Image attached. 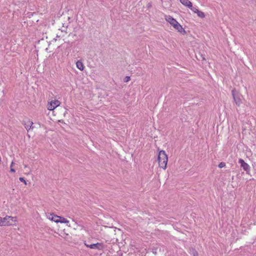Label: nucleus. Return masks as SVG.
Instances as JSON below:
<instances>
[{
	"label": "nucleus",
	"instance_id": "nucleus-6",
	"mask_svg": "<svg viewBox=\"0 0 256 256\" xmlns=\"http://www.w3.org/2000/svg\"><path fill=\"white\" fill-rule=\"evenodd\" d=\"M60 104V101L58 100H55L54 101H52L50 104L48 105V110H52L54 108H56L57 106H58Z\"/></svg>",
	"mask_w": 256,
	"mask_h": 256
},
{
	"label": "nucleus",
	"instance_id": "nucleus-16",
	"mask_svg": "<svg viewBox=\"0 0 256 256\" xmlns=\"http://www.w3.org/2000/svg\"><path fill=\"white\" fill-rule=\"evenodd\" d=\"M190 8V10L194 12V13H196V12L198 10V9H197L195 7H193L192 6Z\"/></svg>",
	"mask_w": 256,
	"mask_h": 256
},
{
	"label": "nucleus",
	"instance_id": "nucleus-18",
	"mask_svg": "<svg viewBox=\"0 0 256 256\" xmlns=\"http://www.w3.org/2000/svg\"><path fill=\"white\" fill-rule=\"evenodd\" d=\"M130 80V76H126L124 79V82H128Z\"/></svg>",
	"mask_w": 256,
	"mask_h": 256
},
{
	"label": "nucleus",
	"instance_id": "nucleus-15",
	"mask_svg": "<svg viewBox=\"0 0 256 256\" xmlns=\"http://www.w3.org/2000/svg\"><path fill=\"white\" fill-rule=\"evenodd\" d=\"M84 245H85L86 247L89 248H91V249H93V245H94V244H88L86 242V241H85V242H84Z\"/></svg>",
	"mask_w": 256,
	"mask_h": 256
},
{
	"label": "nucleus",
	"instance_id": "nucleus-7",
	"mask_svg": "<svg viewBox=\"0 0 256 256\" xmlns=\"http://www.w3.org/2000/svg\"><path fill=\"white\" fill-rule=\"evenodd\" d=\"M10 217L6 216L4 218L0 217V226H8L11 224L8 220Z\"/></svg>",
	"mask_w": 256,
	"mask_h": 256
},
{
	"label": "nucleus",
	"instance_id": "nucleus-21",
	"mask_svg": "<svg viewBox=\"0 0 256 256\" xmlns=\"http://www.w3.org/2000/svg\"><path fill=\"white\" fill-rule=\"evenodd\" d=\"M10 172H16L15 170L12 168H10Z\"/></svg>",
	"mask_w": 256,
	"mask_h": 256
},
{
	"label": "nucleus",
	"instance_id": "nucleus-2",
	"mask_svg": "<svg viewBox=\"0 0 256 256\" xmlns=\"http://www.w3.org/2000/svg\"><path fill=\"white\" fill-rule=\"evenodd\" d=\"M168 22H170L174 28L176 29L178 32L183 34H186V31L182 26L172 17L168 16L166 18Z\"/></svg>",
	"mask_w": 256,
	"mask_h": 256
},
{
	"label": "nucleus",
	"instance_id": "nucleus-19",
	"mask_svg": "<svg viewBox=\"0 0 256 256\" xmlns=\"http://www.w3.org/2000/svg\"><path fill=\"white\" fill-rule=\"evenodd\" d=\"M19 180H20V182H24V184L26 185V184H26V180H24V178H22V177H20V178H19Z\"/></svg>",
	"mask_w": 256,
	"mask_h": 256
},
{
	"label": "nucleus",
	"instance_id": "nucleus-17",
	"mask_svg": "<svg viewBox=\"0 0 256 256\" xmlns=\"http://www.w3.org/2000/svg\"><path fill=\"white\" fill-rule=\"evenodd\" d=\"M226 166V164L224 162H221L219 164L218 166L220 168H222Z\"/></svg>",
	"mask_w": 256,
	"mask_h": 256
},
{
	"label": "nucleus",
	"instance_id": "nucleus-11",
	"mask_svg": "<svg viewBox=\"0 0 256 256\" xmlns=\"http://www.w3.org/2000/svg\"><path fill=\"white\" fill-rule=\"evenodd\" d=\"M76 67L80 70H82L84 68V66L80 61H78L76 63Z\"/></svg>",
	"mask_w": 256,
	"mask_h": 256
},
{
	"label": "nucleus",
	"instance_id": "nucleus-8",
	"mask_svg": "<svg viewBox=\"0 0 256 256\" xmlns=\"http://www.w3.org/2000/svg\"><path fill=\"white\" fill-rule=\"evenodd\" d=\"M60 216H58L57 215H55L53 214H50L48 218L52 221H54V222L58 223L60 222Z\"/></svg>",
	"mask_w": 256,
	"mask_h": 256
},
{
	"label": "nucleus",
	"instance_id": "nucleus-5",
	"mask_svg": "<svg viewBox=\"0 0 256 256\" xmlns=\"http://www.w3.org/2000/svg\"><path fill=\"white\" fill-rule=\"evenodd\" d=\"M238 163L240 164V166L246 172H248L250 170V166L246 163L242 159L238 160Z\"/></svg>",
	"mask_w": 256,
	"mask_h": 256
},
{
	"label": "nucleus",
	"instance_id": "nucleus-20",
	"mask_svg": "<svg viewBox=\"0 0 256 256\" xmlns=\"http://www.w3.org/2000/svg\"><path fill=\"white\" fill-rule=\"evenodd\" d=\"M6 216L10 217L8 219H10L11 220H12L14 222H16V217H12V216Z\"/></svg>",
	"mask_w": 256,
	"mask_h": 256
},
{
	"label": "nucleus",
	"instance_id": "nucleus-3",
	"mask_svg": "<svg viewBox=\"0 0 256 256\" xmlns=\"http://www.w3.org/2000/svg\"><path fill=\"white\" fill-rule=\"evenodd\" d=\"M232 93L234 101L236 104L238 106H240L242 103V100L240 94H238V92H236L235 90H232Z\"/></svg>",
	"mask_w": 256,
	"mask_h": 256
},
{
	"label": "nucleus",
	"instance_id": "nucleus-12",
	"mask_svg": "<svg viewBox=\"0 0 256 256\" xmlns=\"http://www.w3.org/2000/svg\"><path fill=\"white\" fill-rule=\"evenodd\" d=\"M190 251L192 256H198V252L194 248H190Z\"/></svg>",
	"mask_w": 256,
	"mask_h": 256
},
{
	"label": "nucleus",
	"instance_id": "nucleus-9",
	"mask_svg": "<svg viewBox=\"0 0 256 256\" xmlns=\"http://www.w3.org/2000/svg\"><path fill=\"white\" fill-rule=\"evenodd\" d=\"M104 248V244L101 242L94 244L93 249L98 250H102Z\"/></svg>",
	"mask_w": 256,
	"mask_h": 256
},
{
	"label": "nucleus",
	"instance_id": "nucleus-14",
	"mask_svg": "<svg viewBox=\"0 0 256 256\" xmlns=\"http://www.w3.org/2000/svg\"><path fill=\"white\" fill-rule=\"evenodd\" d=\"M68 222H69V221L68 220H67V219H66V218H64V217L60 216V218L59 222L67 224Z\"/></svg>",
	"mask_w": 256,
	"mask_h": 256
},
{
	"label": "nucleus",
	"instance_id": "nucleus-22",
	"mask_svg": "<svg viewBox=\"0 0 256 256\" xmlns=\"http://www.w3.org/2000/svg\"><path fill=\"white\" fill-rule=\"evenodd\" d=\"M14 164V162H12V163H11V164H10V168H12V166H13Z\"/></svg>",
	"mask_w": 256,
	"mask_h": 256
},
{
	"label": "nucleus",
	"instance_id": "nucleus-10",
	"mask_svg": "<svg viewBox=\"0 0 256 256\" xmlns=\"http://www.w3.org/2000/svg\"><path fill=\"white\" fill-rule=\"evenodd\" d=\"M180 1L183 5L188 8L192 6V3L189 0H180Z\"/></svg>",
	"mask_w": 256,
	"mask_h": 256
},
{
	"label": "nucleus",
	"instance_id": "nucleus-1",
	"mask_svg": "<svg viewBox=\"0 0 256 256\" xmlns=\"http://www.w3.org/2000/svg\"><path fill=\"white\" fill-rule=\"evenodd\" d=\"M158 159L160 168L165 170L166 168L168 160V156L165 151L163 150L160 151Z\"/></svg>",
	"mask_w": 256,
	"mask_h": 256
},
{
	"label": "nucleus",
	"instance_id": "nucleus-13",
	"mask_svg": "<svg viewBox=\"0 0 256 256\" xmlns=\"http://www.w3.org/2000/svg\"><path fill=\"white\" fill-rule=\"evenodd\" d=\"M196 14H197L198 16L200 18H204L205 17L204 12L199 10L196 12Z\"/></svg>",
	"mask_w": 256,
	"mask_h": 256
},
{
	"label": "nucleus",
	"instance_id": "nucleus-4",
	"mask_svg": "<svg viewBox=\"0 0 256 256\" xmlns=\"http://www.w3.org/2000/svg\"><path fill=\"white\" fill-rule=\"evenodd\" d=\"M22 124L24 126L25 128L28 131L30 129H33L34 127L32 126L34 123L30 120H23Z\"/></svg>",
	"mask_w": 256,
	"mask_h": 256
},
{
	"label": "nucleus",
	"instance_id": "nucleus-23",
	"mask_svg": "<svg viewBox=\"0 0 256 256\" xmlns=\"http://www.w3.org/2000/svg\"><path fill=\"white\" fill-rule=\"evenodd\" d=\"M202 60H206L205 58L204 57H202Z\"/></svg>",
	"mask_w": 256,
	"mask_h": 256
},
{
	"label": "nucleus",
	"instance_id": "nucleus-25",
	"mask_svg": "<svg viewBox=\"0 0 256 256\" xmlns=\"http://www.w3.org/2000/svg\"><path fill=\"white\" fill-rule=\"evenodd\" d=\"M153 252L155 254L156 253V252L155 251H153Z\"/></svg>",
	"mask_w": 256,
	"mask_h": 256
},
{
	"label": "nucleus",
	"instance_id": "nucleus-24",
	"mask_svg": "<svg viewBox=\"0 0 256 256\" xmlns=\"http://www.w3.org/2000/svg\"><path fill=\"white\" fill-rule=\"evenodd\" d=\"M88 244H90L91 243L90 242H86Z\"/></svg>",
	"mask_w": 256,
	"mask_h": 256
}]
</instances>
